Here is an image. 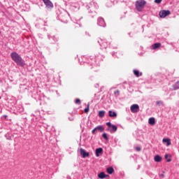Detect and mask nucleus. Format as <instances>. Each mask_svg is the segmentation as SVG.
<instances>
[{
  "mask_svg": "<svg viewBox=\"0 0 179 179\" xmlns=\"http://www.w3.org/2000/svg\"><path fill=\"white\" fill-rule=\"evenodd\" d=\"M10 57L13 61H14V62H15L17 65H19V66H24V60L22 59V57H20V55L17 54V52H13L10 54Z\"/></svg>",
  "mask_w": 179,
  "mask_h": 179,
  "instance_id": "f257e3e1",
  "label": "nucleus"
},
{
  "mask_svg": "<svg viewBox=\"0 0 179 179\" xmlns=\"http://www.w3.org/2000/svg\"><path fill=\"white\" fill-rule=\"evenodd\" d=\"M146 1L145 0H138L136 1V8L138 12L142 11V9L145 8Z\"/></svg>",
  "mask_w": 179,
  "mask_h": 179,
  "instance_id": "f03ea898",
  "label": "nucleus"
},
{
  "mask_svg": "<svg viewBox=\"0 0 179 179\" xmlns=\"http://www.w3.org/2000/svg\"><path fill=\"white\" fill-rule=\"evenodd\" d=\"M130 110L131 113H139V105L134 104L131 106Z\"/></svg>",
  "mask_w": 179,
  "mask_h": 179,
  "instance_id": "7ed1b4c3",
  "label": "nucleus"
},
{
  "mask_svg": "<svg viewBox=\"0 0 179 179\" xmlns=\"http://www.w3.org/2000/svg\"><path fill=\"white\" fill-rule=\"evenodd\" d=\"M43 3H45L46 8H48L49 9H52V8H54V4H52V2L50 0H43Z\"/></svg>",
  "mask_w": 179,
  "mask_h": 179,
  "instance_id": "20e7f679",
  "label": "nucleus"
},
{
  "mask_svg": "<svg viewBox=\"0 0 179 179\" xmlns=\"http://www.w3.org/2000/svg\"><path fill=\"white\" fill-rule=\"evenodd\" d=\"M170 13H171L170 10H163L159 12V17H166V16H169V15H170Z\"/></svg>",
  "mask_w": 179,
  "mask_h": 179,
  "instance_id": "39448f33",
  "label": "nucleus"
},
{
  "mask_svg": "<svg viewBox=\"0 0 179 179\" xmlns=\"http://www.w3.org/2000/svg\"><path fill=\"white\" fill-rule=\"evenodd\" d=\"M96 131H99V132H103L104 131V127L103 126H97L95 127L92 131L93 135L96 134Z\"/></svg>",
  "mask_w": 179,
  "mask_h": 179,
  "instance_id": "423d86ee",
  "label": "nucleus"
},
{
  "mask_svg": "<svg viewBox=\"0 0 179 179\" xmlns=\"http://www.w3.org/2000/svg\"><path fill=\"white\" fill-rule=\"evenodd\" d=\"M80 154L85 159V157H89V152H86L83 148H80Z\"/></svg>",
  "mask_w": 179,
  "mask_h": 179,
  "instance_id": "0eeeda50",
  "label": "nucleus"
},
{
  "mask_svg": "<svg viewBox=\"0 0 179 179\" xmlns=\"http://www.w3.org/2000/svg\"><path fill=\"white\" fill-rule=\"evenodd\" d=\"M117 129H118V127H117V126L115 125H112L111 128H108V131H109L110 132H111V134H114V132H117Z\"/></svg>",
  "mask_w": 179,
  "mask_h": 179,
  "instance_id": "6e6552de",
  "label": "nucleus"
},
{
  "mask_svg": "<svg viewBox=\"0 0 179 179\" xmlns=\"http://www.w3.org/2000/svg\"><path fill=\"white\" fill-rule=\"evenodd\" d=\"M160 47H162V43H157L152 45L151 48L152 50H157V48H160Z\"/></svg>",
  "mask_w": 179,
  "mask_h": 179,
  "instance_id": "1a4fd4ad",
  "label": "nucleus"
},
{
  "mask_svg": "<svg viewBox=\"0 0 179 179\" xmlns=\"http://www.w3.org/2000/svg\"><path fill=\"white\" fill-rule=\"evenodd\" d=\"M154 160L157 163H160V162H162V160H163V158L160 155H157L155 156Z\"/></svg>",
  "mask_w": 179,
  "mask_h": 179,
  "instance_id": "9d476101",
  "label": "nucleus"
},
{
  "mask_svg": "<svg viewBox=\"0 0 179 179\" xmlns=\"http://www.w3.org/2000/svg\"><path fill=\"white\" fill-rule=\"evenodd\" d=\"M163 143H166V146L171 145V140L170 138H164L162 140Z\"/></svg>",
  "mask_w": 179,
  "mask_h": 179,
  "instance_id": "9b49d317",
  "label": "nucleus"
},
{
  "mask_svg": "<svg viewBox=\"0 0 179 179\" xmlns=\"http://www.w3.org/2000/svg\"><path fill=\"white\" fill-rule=\"evenodd\" d=\"M103 153V148H99L96 149V157H99L100 156V154Z\"/></svg>",
  "mask_w": 179,
  "mask_h": 179,
  "instance_id": "f8f14e48",
  "label": "nucleus"
},
{
  "mask_svg": "<svg viewBox=\"0 0 179 179\" xmlns=\"http://www.w3.org/2000/svg\"><path fill=\"white\" fill-rule=\"evenodd\" d=\"M150 125H155L156 124V119L155 117H150L148 120Z\"/></svg>",
  "mask_w": 179,
  "mask_h": 179,
  "instance_id": "ddd939ff",
  "label": "nucleus"
},
{
  "mask_svg": "<svg viewBox=\"0 0 179 179\" xmlns=\"http://www.w3.org/2000/svg\"><path fill=\"white\" fill-rule=\"evenodd\" d=\"M98 115L100 118H103L104 117V115H106V111L104 110H99Z\"/></svg>",
  "mask_w": 179,
  "mask_h": 179,
  "instance_id": "4468645a",
  "label": "nucleus"
},
{
  "mask_svg": "<svg viewBox=\"0 0 179 179\" xmlns=\"http://www.w3.org/2000/svg\"><path fill=\"white\" fill-rule=\"evenodd\" d=\"M108 115H109V117H117V113L113 112L112 110H109Z\"/></svg>",
  "mask_w": 179,
  "mask_h": 179,
  "instance_id": "2eb2a0df",
  "label": "nucleus"
},
{
  "mask_svg": "<svg viewBox=\"0 0 179 179\" xmlns=\"http://www.w3.org/2000/svg\"><path fill=\"white\" fill-rule=\"evenodd\" d=\"M98 177L100 179H103V178H106V177H107V175H106V173L104 172H101L99 175Z\"/></svg>",
  "mask_w": 179,
  "mask_h": 179,
  "instance_id": "dca6fc26",
  "label": "nucleus"
},
{
  "mask_svg": "<svg viewBox=\"0 0 179 179\" xmlns=\"http://www.w3.org/2000/svg\"><path fill=\"white\" fill-rule=\"evenodd\" d=\"M134 73L136 78H139V76H142V73H139L138 70H134Z\"/></svg>",
  "mask_w": 179,
  "mask_h": 179,
  "instance_id": "f3484780",
  "label": "nucleus"
},
{
  "mask_svg": "<svg viewBox=\"0 0 179 179\" xmlns=\"http://www.w3.org/2000/svg\"><path fill=\"white\" fill-rule=\"evenodd\" d=\"M106 171L108 174H113L114 173V169L113 167L108 168Z\"/></svg>",
  "mask_w": 179,
  "mask_h": 179,
  "instance_id": "a211bd4d",
  "label": "nucleus"
},
{
  "mask_svg": "<svg viewBox=\"0 0 179 179\" xmlns=\"http://www.w3.org/2000/svg\"><path fill=\"white\" fill-rule=\"evenodd\" d=\"M170 157H171V156L169 155H167V154H166V155H165V159L167 160L168 162H171V159Z\"/></svg>",
  "mask_w": 179,
  "mask_h": 179,
  "instance_id": "6ab92c4d",
  "label": "nucleus"
},
{
  "mask_svg": "<svg viewBox=\"0 0 179 179\" xmlns=\"http://www.w3.org/2000/svg\"><path fill=\"white\" fill-rule=\"evenodd\" d=\"M89 110H90V105L89 103L87 105V107L85 108L84 112L85 113V114H87L89 113Z\"/></svg>",
  "mask_w": 179,
  "mask_h": 179,
  "instance_id": "aec40b11",
  "label": "nucleus"
},
{
  "mask_svg": "<svg viewBox=\"0 0 179 179\" xmlns=\"http://www.w3.org/2000/svg\"><path fill=\"white\" fill-rule=\"evenodd\" d=\"M177 89H179V81H177L175 84L174 90H177Z\"/></svg>",
  "mask_w": 179,
  "mask_h": 179,
  "instance_id": "412c9836",
  "label": "nucleus"
},
{
  "mask_svg": "<svg viewBox=\"0 0 179 179\" xmlns=\"http://www.w3.org/2000/svg\"><path fill=\"white\" fill-rule=\"evenodd\" d=\"M156 104L158 105L159 106H163V102L162 101H157Z\"/></svg>",
  "mask_w": 179,
  "mask_h": 179,
  "instance_id": "4be33fe9",
  "label": "nucleus"
},
{
  "mask_svg": "<svg viewBox=\"0 0 179 179\" xmlns=\"http://www.w3.org/2000/svg\"><path fill=\"white\" fill-rule=\"evenodd\" d=\"M102 136L104 139H106V141H108V137H107V134L106 133L103 134Z\"/></svg>",
  "mask_w": 179,
  "mask_h": 179,
  "instance_id": "5701e85b",
  "label": "nucleus"
},
{
  "mask_svg": "<svg viewBox=\"0 0 179 179\" xmlns=\"http://www.w3.org/2000/svg\"><path fill=\"white\" fill-rule=\"evenodd\" d=\"M114 94H115L116 96H120V90L115 91Z\"/></svg>",
  "mask_w": 179,
  "mask_h": 179,
  "instance_id": "b1692460",
  "label": "nucleus"
},
{
  "mask_svg": "<svg viewBox=\"0 0 179 179\" xmlns=\"http://www.w3.org/2000/svg\"><path fill=\"white\" fill-rule=\"evenodd\" d=\"M76 104H80V99H76Z\"/></svg>",
  "mask_w": 179,
  "mask_h": 179,
  "instance_id": "393cba45",
  "label": "nucleus"
},
{
  "mask_svg": "<svg viewBox=\"0 0 179 179\" xmlns=\"http://www.w3.org/2000/svg\"><path fill=\"white\" fill-rule=\"evenodd\" d=\"M107 127H108L109 128H110L111 127H113V124H111V122H108L106 123Z\"/></svg>",
  "mask_w": 179,
  "mask_h": 179,
  "instance_id": "a878e982",
  "label": "nucleus"
},
{
  "mask_svg": "<svg viewBox=\"0 0 179 179\" xmlns=\"http://www.w3.org/2000/svg\"><path fill=\"white\" fill-rule=\"evenodd\" d=\"M162 1L163 0H155V3H162Z\"/></svg>",
  "mask_w": 179,
  "mask_h": 179,
  "instance_id": "bb28decb",
  "label": "nucleus"
},
{
  "mask_svg": "<svg viewBox=\"0 0 179 179\" xmlns=\"http://www.w3.org/2000/svg\"><path fill=\"white\" fill-rule=\"evenodd\" d=\"M136 150H137V152H141V148L136 147Z\"/></svg>",
  "mask_w": 179,
  "mask_h": 179,
  "instance_id": "cd10ccee",
  "label": "nucleus"
},
{
  "mask_svg": "<svg viewBox=\"0 0 179 179\" xmlns=\"http://www.w3.org/2000/svg\"><path fill=\"white\" fill-rule=\"evenodd\" d=\"M7 117H8L7 115H4V118H7Z\"/></svg>",
  "mask_w": 179,
  "mask_h": 179,
  "instance_id": "c85d7f7f",
  "label": "nucleus"
},
{
  "mask_svg": "<svg viewBox=\"0 0 179 179\" xmlns=\"http://www.w3.org/2000/svg\"><path fill=\"white\" fill-rule=\"evenodd\" d=\"M0 34H1V31H0Z\"/></svg>",
  "mask_w": 179,
  "mask_h": 179,
  "instance_id": "c756f323",
  "label": "nucleus"
}]
</instances>
